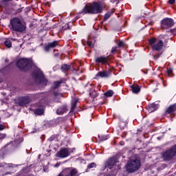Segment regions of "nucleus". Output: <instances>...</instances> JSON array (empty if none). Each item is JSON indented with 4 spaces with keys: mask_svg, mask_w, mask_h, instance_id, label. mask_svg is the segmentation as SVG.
Returning <instances> with one entry per match:
<instances>
[{
    "mask_svg": "<svg viewBox=\"0 0 176 176\" xmlns=\"http://www.w3.org/2000/svg\"><path fill=\"white\" fill-rule=\"evenodd\" d=\"M175 21L172 18L165 17L160 21V28L163 31L166 30H170V28L174 27Z\"/></svg>",
    "mask_w": 176,
    "mask_h": 176,
    "instance_id": "nucleus-7",
    "label": "nucleus"
},
{
    "mask_svg": "<svg viewBox=\"0 0 176 176\" xmlns=\"http://www.w3.org/2000/svg\"><path fill=\"white\" fill-rule=\"evenodd\" d=\"M53 95L54 97H58V96H60V94L58 92L54 91Z\"/></svg>",
    "mask_w": 176,
    "mask_h": 176,
    "instance_id": "nucleus-39",
    "label": "nucleus"
},
{
    "mask_svg": "<svg viewBox=\"0 0 176 176\" xmlns=\"http://www.w3.org/2000/svg\"><path fill=\"white\" fill-rule=\"evenodd\" d=\"M167 35L166 34H160V36H158V39L159 41H162V42H164V43H167L168 41H167Z\"/></svg>",
    "mask_w": 176,
    "mask_h": 176,
    "instance_id": "nucleus-22",
    "label": "nucleus"
},
{
    "mask_svg": "<svg viewBox=\"0 0 176 176\" xmlns=\"http://www.w3.org/2000/svg\"><path fill=\"white\" fill-rule=\"evenodd\" d=\"M48 44H50V46L52 49H54V47L58 46V41H54L52 43H49Z\"/></svg>",
    "mask_w": 176,
    "mask_h": 176,
    "instance_id": "nucleus-27",
    "label": "nucleus"
},
{
    "mask_svg": "<svg viewBox=\"0 0 176 176\" xmlns=\"http://www.w3.org/2000/svg\"><path fill=\"white\" fill-rule=\"evenodd\" d=\"M87 45L89 47H93V43L90 40H87Z\"/></svg>",
    "mask_w": 176,
    "mask_h": 176,
    "instance_id": "nucleus-34",
    "label": "nucleus"
},
{
    "mask_svg": "<svg viewBox=\"0 0 176 176\" xmlns=\"http://www.w3.org/2000/svg\"><path fill=\"white\" fill-rule=\"evenodd\" d=\"M102 10L101 2L94 1L85 5L81 13H84L85 14H98L102 13Z\"/></svg>",
    "mask_w": 176,
    "mask_h": 176,
    "instance_id": "nucleus-1",
    "label": "nucleus"
},
{
    "mask_svg": "<svg viewBox=\"0 0 176 176\" xmlns=\"http://www.w3.org/2000/svg\"><path fill=\"white\" fill-rule=\"evenodd\" d=\"M167 3H168V5H174V3H175V0H168Z\"/></svg>",
    "mask_w": 176,
    "mask_h": 176,
    "instance_id": "nucleus-35",
    "label": "nucleus"
},
{
    "mask_svg": "<svg viewBox=\"0 0 176 176\" xmlns=\"http://www.w3.org/2000/svg\"><path fill=\"white\" fill-rule=\"evenodd\" d=\"M116 47H113L111 51V53L113 54L115 52H116Z\"/></svg>",
    "mask_w": 176,
    "mask_h": 176,
    "instance_id": "nucleus-38",
    "label": "nucleus"
},
{
    "mask_svg": "<svg viewBox=\"0 0 176 176\" xmlns=\"http://www.w3.org/2000/svg\"><path fill=\"white\" fill-rule=\"evenodd\" d=\"M34 113L35 115H38V116L43 115V113H45V110H43V109L37 108L35 109Z\"/></svg>",
    "mask_w": 176,
    "mask_h": 176,
    "instance_id": "nucleus-23",
    "label": "nucleus"
},
{
    "mask_svg": "<svg viewBox=\"0 0 176 176\" xmlns=\"http://www.w3.org/2000/svg\"><path fill=\"white\" fill-rule=\"evenodd\" d=\"M61 84H63V80H61L58 81H54L53 83V85L51 87V89L52 90H56L61 86Z\"/></svg>",
    "mask_w": 176,
    "mask_h": 176,
    "instance_id": "nucleus-19",
    "label": "nucleus"
},
{
    "mask_svg": "<svg viewBox=\"0 0 176 176\" xmlns=\"http://www.w3.org/2000/svg\"><path fill=\"white\" fill-rule=\"evenodd\" d=\"M103 96H104V97H112V96H113V90L112 89H109L107 91H106L104 94H103Z\"/></svg>",
    "mask_w": 176,
    "mask_h": 176,
    "instance_id": "nucleus-26",
    "label": "nucleus"
},
{
    "mask_svg": "<svg viewBox=\"0 0 176 176\" xmlns=\"http://www.w3.org/2000/svg\"><path fill=\"white\" fill-rule=\"evenodd\" d=\"M142 72H144V74H148V72H144V70H142Z\"/></svg>",
    "mask_w": 176,
    "mask_h": 176,
    "instance_id": "nucleus-46",
    "label": "nucleus"
},
{
    "mask_svg": "<svg viewBox=\"0 0 176 176\" xmlns=\"http://www.w3.org/2000/svg\"><path fill=\"white\" fill-rule=\"evenodd\" d=\"M73 151H75V148H73Z\"/></svg>",
    "mask_w": 176,
    "mask_h": 176,
    "instance_id": "nucleus-48",
    "label": "nucleus"
},
{
    "mask_svg": "<svg viewBox=\"0 0 176 176\" xmlns=\"http://www.w3.org/2000/svg\"><path fill=\"white\" fill-rule=\"evenodd\" d=\"M111 75H112V72H111V70L109 69V70H102V71L98 72L96 74V78L108 79V78H109Z\"/></svg>",
    "mask_w": 176,
    "mask_h": 176,
    "instance_id": "nucleus-13",
    "label": "nucleus"
},
{
    "mask_svg": "<svg viewBox=\"0 0 176 176\" xmlns=\"http://www.w3.org/2000/svg\"><path fill=\"white\" fill-rule=\"evenodd\" d=\"M112 14H113V11H110L106 13L103 17L104 21H107V20H108V19H109Z\"/></svg>",
    "mask_w": 176,
    "mask_h": 176,
    "instance_id": "nucleus-24",
    "label": "nucleus"
},
{
    "mask_svg": "<svg viewBox=\"0 0 176 176\" xmlns=\"http://www.w3.org/2000/svg\"><path fill=\"white\" fill-rule=\"evenodd\" d=\"M4 138H6V134H2L0 135V140H3Z\"/></svg>",
    "mask_w": 176,
    "mask_h": 176,
    "instance_id": "nucleus-37",
    "label": "nucleus"
},
{
    "mask_svg": "<svg viewBox=\"0 0 176 176\" xmlns=\"http://www.w3.org/2000/svg\"><path fill=\"white\" fill-rule=\"evenodd\" d=\"M0 83H1V78H0Z\"/></svg>",
    "mask_w": 176,
    "mask_h": 176,
    "instance_id": "nucleus-49",
    "label": "nucleus"
},
{
    "mask_svg": "<svg viewBox=\"0 0 176 176\" xmlns=\"http://www.w3.org/2000/svg\"><path fill=\"white\" fill-rule=\"evenodd\" d=\"M110 60L109 56H101L95 58V63L102 64V65H109Z\"/></svg>",
    "mask_w": 176,
    "mask_h": 176,
    "instance_id": "nucleus-10",
    "label": "nucleus"
},
{
    "mask_svg": "<svg viewBox=\"0 0 176 176\" xmlns=\"http://www.w3.org/2000/svg\"><path fill=\"white\" fill-rule=\"evenodd\" d=\"M126 44L124 41H120L118 43V47H126Z\"/></svg>",
    "mask_w": 176,
    "mask_h": 176,
    "instance_id": "nucleus-30",
    "label": "nucleus"
},
{
    "mask_svg": "<svg viewBox=\"0 0 176 176\" xmlns=\"http://www.w3.org/2000/svg\"><path fill=\"white\" fill-rule=\"evenodd\" d=\"M116 163H118V158L115 156L111 157L104 162V168L112 170L114 166H116Z\"/></svg>",
    "mask_w": 176,
    "mask_h": 176,
    "instance_id": "nucleus-8",
    "label": "nucleus"
},
{
    "mask_svg": "<svg viewBox=\"0 0 176 176\" xmlns=\"http://www.w3.org/2000/svg\"><path fill=\"white\" fill-rule=\"evenodd\" d=\"M141 167V160L140 158H135L128 162L126 165V170L128 173H134L138 170H140Z\"/></svg>",
    "mask_w": 176,
    "mask_h": 176,
    "instance_id": "nucleus-5",
    "label": "nucleus"
},
{
    "mask_svg": "<svg viewBox=\"0 0 176 176\" xmlns=\"http://www.w3.org/2000/svg\"><path fill=\"white\" fill-rule=\"evenodd\" d=\"M97 167V164L95 162H91L87 166V168H96Z\"/></svg>",
    "mask_w": 176,
    "mask_h": 176,
    "instance_id": "nucleus-31",
    "label": "nucleus"
},
{
    "mask_svg": "<svg viewBox=\"0 0 176 176\" xmlns=\"http://www.w3.org/2000/svg\"><path fill=\"white\" fill-rule=\"evenodd\" d=\"M11 30L15 32H23L25 31V25L21 22V19L15 17L10 20Z\"/></svg>",
    "mask_w": 176,
    "mask_h": 176,
    "instance_id": "nucleus-4",
    "label": "nucleus"
},
{
    "mask_svg": "<svg viewBox=\"0 0 176 176\" xmlns=\"http://www.w3.org/2000/svg\"><path fill=\"white\" fill-rule=\"evenodd\" d=\"M99 96H100V94L94 89L91 90L89 92V97H91V98H93V100H94V98H97V97H98Z\"/></svg>",
    "mask_w": 176,
    "mask_h": 176,
    "instance_id": "nucleus-20",
    "label": "nucleus"
},
{
    "mask_svg": "<svg viewBox=\"0 0 176 176\" xmlns=\"http://www.w3.org/2000/svg\"><path fill=\"white\" fill-rule=\"evenodd\" d=\"M167 74L170 78H173L174 76V73L173 72V68L169 67L167 69Z\"/></svg>",
    "mask_w": 176,
    "mask_h": 176,
    "instance_id": "nucleus-29",
    "label": "nucleus"
},
{
    "mask_svg": "<svg viewBox=\"0 0 176 176\" xmlns=\"http://www.w3.org/2000/svg\"><path fill=\"white\" fill-rule=\"evenodd\" d=\"M69 25L67 24L65 26L63 27V30H70Z\"/></svg>",
    "mask_w": 176,
    "mask_h": 176,
    "instance_id": "nucleus-36",
    "label": "nucleus"
},
{
    "mask_svg": "<svg viewBox=\"0 0 176 176\" xmlns=\"http://www.w3.org/2000/svg\"><path fill=\"white\" fill-rule=\"evenodd\" d=\"M159 108V104L155 103H151L146 107V109L149 112V113H152V112H155V111H157Z\"/></svg>",
    "mask_w": 176,
    "mask_h": 176,
    "instance_id": "nucleus-16",
    "label": "nucleus"
},
{
    "mask_svg": "<svg viewBox=\"0 0 176 176\" xmlns=\"http://www.w3.org/2000/svg\"><path fill=\"white\" fill-rule=\"evenodd\" d=\"M176 103L170 104L165 111L164 115H175Z\"/></svg>",
    "mask_w": 176,
    "mask_h": 176,
    "instance_id": "nucleus-14",
    "label": "nucleus"
},
{
    "mask_svg": "<svg viewBox=\"0 0 176 176\" xmlns=\"http://www.w3.org/2000/svg\"><path fill=\"white\" fill-rule=\"evenodd\" d=\"M72 71L73 72H76V69L72 68Z\"/></svg>",
    "mask_w": 176,
    "mask_h": 176,
    "instance_id": "nucleus-42",
    "label": "nucleus"
},
{
    "mask_svg": "<svg viewBox=\"0 0 176 176\" xmlns=\"http://www.w3.org/2000/svg\"><path fill=\"white\" fill-rule=\"evenodd\" d=\"M78 104V100H77V99L74 100V101L72 102V107H71V111H75V108H76V104Z\"/></svg>",
    "mask_w": 176,
    "mask_h": 176,
    "instance_id": "nucleus-28",
    "label": "nucleus"
},
{
    "mask_svg": "<svg viewBox=\"0 0 176 176\" xmlns=\"http://www.w3.org/2000/svg\"><path fill=\"white\" fill-rule=\"evenodd\" d=\"M155 38H151L148 39V45H150L153 52H158L155 55H153L154 60H157L160 58V56L163 54V52H160L163 50V47H164V42L162 40L158 41Z\"/></svg>",
    "mask_w": 176,
    "mask_h": 176,
    "instance_id": "nucleus-2",
    "label": "nucleus"
},
{
    "mask_svg": "<svg viewBox=\"0 0 176 176\" xmlns=\"http://www.w3.org/2000/svg\"><path fill=\"white\" fill-rule=\"evenodd\" d=\"M77 174L78 170L76 168L71 170V168H66L57 176H76Z\"/></svg>",
    "mask_w": 176,
    "mask_h": 176,
    "instance_id": "nucleus-9",
    "label": "nucleus"
},
{
    "mask_svg": "<svg viewBox=\"0 0 176 176\" xmlns=\"http://www.w3.org/2000/svg\"><path fill=\"white\" fill-rule=\"evenodd\" d=\"M98 138L100 142H104V141L109 140V135H99Z\"/></svg>",
    "mask_w": 176,
    "mask_h": 176,
    "instance_id": "nucleus-21",
    "label": "nucleus"
},
{
    "mask_svg": "<svg viewBox=\"0 0 176 176\" xmlns=\"http://www.w3.org/2000/svg\"><path fill=\"white\" fill-rule=\"evenodd\" d=\"M16 67L22 72H28L32 68V61L25 58H20L16 62Z\"/></svg>",
    "mask_w": 176,
    "mask_h": 176,
    "instance_id": "nucleus-3",
    "label": "nucleus"
},
{
    "mask_svg": "<svg viewBox=\"0 0 176 176\" xmlns=\"http://www.w3.org/2000/svg\"><path fill=\"white\" fill-rule=\"evenodd\" d=\"M32 77L37 83H40L41 85H45L47 82L46 78H45V75H43V72L41 70H34L32 73Z\"/></svg>",
    "mask_w": 176,
    "mask_h": 176,
    "instance_id": "nucleus-6",
    "label": "nucleus"
},
{
    "mask_svg": "<svg viewBox=\"0 0 176 176\" xmlns=\"http://www.w3.org/2000/svg\"><path fill=\"white\" fill-rule=\"evenodd\" d=\"M67 112H68V107L67 104L61 105L56 110L57 115H64V113H67Z\"/></svg>",
    "mask_w": 176,
    "mask_h": 176,
    "instance_id": "nucleus-15",
    "label": "nucleus"
},
{
    "mask_svg": "<svg viewBox=\"0 0 176 176\" xmlns=\"http://www.w3.org/2000/svg\"><path fill=\"white\" fill-rule=\"evenodd\" d=\"M57 137V135H52L49 139L48 141H50V142H52V141H54V140H56V138Z\"/></svg>",
    "mask_w": 176,
    "mask_h": 176,
    "instance_id": "nucleus-33",
    "label": "nucleus"
},
{
    "mask_svg": "<svg viewBox=\"0 0 176 176\" xmlns=\"http://www.w3.org/2000/svg\"><path fill=\"white\" fill-rule=\"evenodd\" d=\"M72 68V65H68L67 63L63 64L60 67V69L61 71H63V72H68V71H69V69H71Z\"/></svg>",
    "mask_w": 176,
    "mask_h": 176,
    "instance_id": "nucleus-18",
    "label": "nucleus"
},
{
    "mask_svg": "<svg viewBox=\"0 0 176 176\" xmlns=\"http://www.w3.org/2000/svg\"><path fill=\"white\" fill-rule=\"evenodd\" d=\"M68 156H69V150L67 148H61L56 154V157H60V159H65V157H68Z\"/></svg>",
    "mask_w": 176,
    "mask_h": 176,
    "instance_id": "nucleus-12",
    "label": "nucleus"
},
{
    "mask_svg": "<svg viewBox=\"0 0 176 176\" xmlns=\"http://www.w3.org/2000/svg\"><path fill=\"white\" fill-rule=\"evenodd\" d=\"M131 90L132 93H133L134 94H138V93H140V91H141V88L139 87L138 85L133 84V85H131Z\"/></svg>",
    "mask_w": 176,
    "mask_h": 176,
    "instance_id": "nucleus-17",
    "label": "nucleus"
},
{
    "mask_svg": "<svg viewBox=\"0 0 176 176\" xmlns=\"http://www.w3.org/2000/svg\"><path fill=\"white\" fill-rule=\"evenodd\" d=\"M51 49H52V47L50 45L49 43L47 45H45L44 47V50L45 52H50Z\"/></svg>",
    "mask_w": 176,
    "mask_h": 176,
    "instance_id": "nucleus-32",
    "label": "nucleus"
},
{
    "mask_svg": "<svg viewBox=\"0 0 176 176\" xmlns=\"http://www.w3.org/2000/svg\"><path fill=\"white\" fill-rule=\"evenodd\" d=\"M31 102V98L28 96H21L18 98L17 99V104L19 107H25Z\"/></svg>",
    "mask_w": 176,
    "mask_h": 176,
    "instance_id": "nucleus-11",
    "label": "nucleus"
},
{
    "mask_svg": "<svg viewBox=\"0 0 176 176\" xmlns=\"http://www.w3.org/2000/svg\"><path fill=\"white\" fill-rule=\"evenodd\" d=\"M2 130H5V126L0 124V131H2Z\"/></svg>",
    "mask_w": 176,
    "mask_h": 176,
    "instance_id": "nucleus-40",
    "label": "nucleus"
},
{
    "mask_svg": "<svg viewBox=\"0 0 176 176\" xmlns=\"http://www.w3.org/2000/svg\"><path fill=\"white\" fill-rule=\"evenodd\" d=\"M4 1V2H10V1H12V0H3Z\"/></svg>",
    "mask_w": 176,
    "mask_h": 176,
    "instance_id": "nucleus-43",
    "label": "nucleus"
},
{
    "mask_svg": "<svg viewBox=\"0 0 176 176\" xmlns=\"http://www.w3.org/2000/svg\"><path fill=\"white\" fill-rule=\"evenodd\" d=\"M21 12H23V8H19V9L16 10V12H17V13H21Z\"/></svg>",
    "mask_w": 176,
    "mask_h": 176,
    "instance_id": "nucleus-41",
    "label": "nucleus"
},
{
    "mask_svg": "<svg viewBox=\"0 0 176 176\" xmlns=\"http://www.w3.org/2000/svg\"><path fill=\"white\" fill-rule=\"evenodd\" d=\"M54 1V0H52V2Z\"/></svg>",
    "mask_w": 176,
    "mask_h": 176,
    "instance_id": "nucleus-47",
    "label": "nucleus"
},
{
    "mask_svg": "<svg viewBox=\"0 0 176 176\" xmlns=\"http://www.w3.org/2000/svg\"><path fill=\"white\" fill-rule=\"evenodd\" d=\"M5 62H6V63H9V59H6V60H5Z\"/></svg>",
    "mask_w": 176,
    "mask_h": 176,
    "instance_id": "nucleus-44",
    "label": "nucleus"
},
{
    "mask_svg": "<svg viewBox=\"0 0 176 176\" xmlns=\"http://www.w3.org/2000/svg\"><path fill=\"white\" fill-rule=\"evenodd\" d=\"M59 166H60V164H56L55 165V167H58Z\"/></svg>",
    "mask_w": 176,
    "mask_h": 176,
    "instance_id": "nucleus-45",
    "label": "nucleus"
},
{
    "mask_svg": "<svg viewBox=\"0 0 176 176\" xmlns=\"http://www.w3.org/2000/svg\"><path fill=\"white\" fill-rule=\"evenodd\" d=\"M4 45L6 47L10 49L12 47V41H10L9 38L6 39L4 41Z\"/></svg>",
    "mask_w": 176,
    "mask_h": 176,
    "instance_id": "nucleus-25",
    "label": "nucleus"
}]
</instances>
